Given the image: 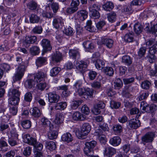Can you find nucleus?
Listing matches in <instances>:
<instances>
[{"instance_id": "5", "label": "nucleus", "mask_w": 157, "mask_h": 157, "mask_svg": "<svg viewBox=\"0 0 157 157\" xmlns=\"http://www.w3.org/2000/svg\"><path fill=\"white\" fill-rule=\"evenodd\" d=\"M155 136L154 132H150L146 133L141 137L142 143L145 145L146 143H151Z\"/></svg>"}, {"instance_id": "17", "label": "nucleus", "mask_w": 157, "mask_h": 157, "mask_svg": "<svg viewBox=\"0 0 157 157\" xmlns=\"http://www.w3.org/2000/svg\"><path fill=\"white\" fill-rule=\"evenodd\" d=\"M78 19L81 21H84L88 16V12L85 10L78 11L77 13Z\"/></svg>"}, {"instance_id": "23", "label": "nucleus", "mask_w": 157, "mask_h": 157, "mask_svg": "<svg viewBox=\"0 0 157 157\" xmlns=\"http://www.w3.org/2000/svg\"><path fill=\"white\" fill-rule=\"evenodd\" d=\"M140 109L142 111V112L144 113L150 112V106L144 101H143L141 102L140 104Z\"/></svg>"}, {"instance_id": "42", "label": "nucleus", "mask_w": 157, "mask_h": 157, "mask_svg": "<svg viewBox=\"0 0 157 157\" xmlns=\"http://www.w3.org/2000/svg\"><path fill=\"white\" fill-rule=\"evenodd\" d=\"M113 129L114 132L117 134L120 133L123 130L122 126L119 124L114 125Z\"/></svg>"}, {"instance_id": "24", "label": "nucleus", "mask_w": 157, "mask_h": 157, "mask_svg": "<svg viewBox=\"0 0 157 157\" xmlns=\"http://www.w3.org/2000/svg\"><path fill=\"white\" fill-rule=\"evenodd\" d=\"M61 139L63 141L67 143L71 142L73 140V137L71 135L69 132L64 134L62 136Z\"/></svg>"}, {"instance_id": "34", "label": "nucleus", "mask_w": 157, "mask_h": 157, "mask_svg": "<svg viewBox=\"0 0 157 157\" xmlns=\"http://www.w3.org/2000/svg\"><path fill=\"white\" fill-rule=\"evenodd\" d=\"M122 62L127 66L130 65L132 63V60L128 56L126 55L122 57Z\"/></svg>"}, {"instance_id": "40", "label": "nucleus", "mask_w": 157, "mask_h": 157, "mask_svg": "<svg viewBox=\"0 0 157 157\" xmlns=\"http://www.w3.org/2000/svg\"><path fill=\"white\" fill-rule=\"evenodd\" d=\"M67 106V103L65 102H60L57 103L55 106V108L57 110H63L65 109Z\"/></svg>"}, {"instance_id": "3", "label": "nucleus", "mask_w": 157, "mask_h": 157, "mask_svg": "<svg viewBox=\"0 0 157 157\" xmlns=\"http://www.w3.org/2000/svg\"><path fill=\"white\" fill-rule=\"evenodd\" d=\"M157 53V42L149 48V53L147 57L150 63H152L155 61L156 58L155 54Z\"/></svg>"}, {"instance_id": "21", "label": "nucleus", "mask_w": 157, "mask_h": 157, "mask_svg": "<svg viewBox=\"0 0 157 157\" xmlns=\"http://www.w3.org/2000/svg\"><path fill=\"white\" fill-rule=\"evenodd\" d=\"M113 3L111 2L107 1L102 5L103 9L107 11H110L114 8Z\"/></svg>"}, {"instance_id": "22", "label": "nucleus", "mask_w": 157, "mask_h": 157, "mask_svg": "<svg viewBox=\"0 0 157 157\" xmlns=\"http://www.w3.org/2000/svg\"><path fill=\"white\" fill-rule=\"evenodd\" d=\"M133 29L136 34H140L143 31V27L140 23L137 22L134 25Z\"/></svg>"}, {"instance_id": "55", "label": "nucleus", "mask_w": 157, "mask_h": 157, "mask_svg": "<svg viewBox=\"0 0 157 157\" xmlns=\"http://www.w3.org/2000/svg\"><path fill=\"white\" fill-rule=\"evenodd\" d=\"M32 148L29 146L25 147L23 151V154L26 157L29 156L31 154Z\"/></svg>"}, {"instance_id": "7", "label": "nucleus", "mask_w": 157, "mask_h": 157, "mask_svg": "<svg viewBox=\"0 0 157 157\" xmlns=\"http://www.w3.org/2000/svg\"><path fill=\"white\" fill-rule=\"evenodd\" d=\"M89 63V61L87 60H81L77 64V68L82 73H83L86 70Z\"/></svg>"}, {"instance_id": "12", "label": "nucleus", "mask_w": 157, "mask_h": 157, "mask_svg": "<svg viewBox=\"0 0 157 157\" xmlns=\"http://www.w3.org/2000/svg\"><path fill=\"white\" fill-rule=\"evenodd\" d=\"M16 61L17 64L18 65L17 68H22L26 69L29 64V61L27 60L23 61L21 57H17L16 58Z\"/></svg>"}, {"instance_id": "27", "label": "nucleus", "mask_w": 157, "mask_h": 157, "mask_svg": "<svg viewBox=\"0 0 157 157\" xmlns=\"http://www.w3.org/2000/svg\"><path fill=\"white\" fill-rule=\"evenodd\" d=\"M36 82L34 79H29L27 80L25 82V85L26 88L31 89L34 87Z\"/></svg>"}, {"instance_id": "9", "label": "nucleus", "mask_w": 157, "mask_h": 157, "mask_svg": "<svg viewBox=\"0 0 157 157\" xmlns=\"http://www.w3.org/2000/svg\"><path fill=\"white\" fill-rule=\"evenodd\" d=\"M41 44L43 48V52L42 54V55H44V52L51 50L52 47L50 44V41L46 39H43L41 41Z\"/></svg>"}, {"instance_id": "54", "label": "nucleus", "mask_w": 157, "mask_h": 157, "mask_svg": "<svg viewBox=\"0 0 157 157\" xmlns=\"http://www.w3.org/2000/svg\"><path fill=\"white\" fill-rule=\"evenodd\" d=\"M151 85V82L147 80H145L142 82L141 84L142 88L145 90L148 89Z\"/></svg>"}, {"instance_id": "39", "label": "nucleus", "mask_w": 157, "mask_h": 157, "mask_svg": "<svg viewBox=\"0 0 157 157\" xmlns=\"http://www.w3.org/2000/svg\"><path fill=\"white\" fill-rule=\"evenodd\" d=\"M82 103L81 100L73 101L71 104V108L73 109H76Z\"/></svg>"}, {"instance_id": "51", "label": "nucleus", "mask_w": 157, "mask_h": 157, "mask_svg": "<svg viewBox=\"0 0 157 157\" xmlns=\"http://www.w3.org/2000/svg\"><path fill=\"white\" fill-rule=\"evenodd\" d=\"M30 51L32 55H36L39 53L40 49L37 46H34L30 48Z\"/></svg>"}, {"instance_id": "6", "label": "nucleus", "mask_w": 157, "mask_h": 157, "mask_svg": "<svg viewBox=\"0 0 157 157\" xmlns=\"http://www.w3.org/2000/svg\"><path fill=\"white\" fill-rule=\"evenodd\" d=\"M26 69L17 68L16 71L13 77L14 82L20 80L23 77Z\"/></svg>"}, {"instance_id": "2", "label": "nucleus", "mask_w": 157, "mask_h": 157, "mask_svg": "<svg viewBox=\"0 0 157 157\" xmlns=\"http://www.w3.org/2000/svg\"><path fill=\"white\" fill-rule=\"evenodd\" d=\"M97 142L94 140L86 142L84 151L85 154L87 156H90L94 155L93 148L96 146Z\"/></svg>"}, {"instance_id": "32", "label": "nucleus", "mask_w": 157, "mask_h": 157, "mask_svg": "<svg viewBox=\"0 0 157 157\" xmlns=\"http://www.w3.org/2000/svg\"><path fill=\"white\" fill-rule=\"evenodd\" d=\"M121 11L122 12H126L127 13L131 14L133 13V10L130 4L128 6H123L121 8Z\"/></svg>"}, {"instance_id": "45", "label": "nucleus", "mask_w": 157, "mask_h": 157, "mask_svg": "<svg viewBox=\"0 0 157 157\" xmlns=\"http://www.w3.org/2000/svg\"><path fill=\"white\" fill-rule=\"evenodd\" d=\"M149 95V93L145 91H141L140 94L139 96L137 98L139 101H141L143 100L146 99Z\"/></svg>"}, {"instance_id": "60", "label": "nucleus", "mask_w": 157, "mask_h": 157, "mask_svg": "<svg viewBox=\"0 0 157 157\" xmlns=\"http://www.w3.org/2000/svg\"><path fill=\"white\" fill-rule=\"evenodd\" d=\"M99 10L90 11V14L94 19L98 18L100 17V14Z\"/></svg>"}, {"instance_id": "8", "label": "nucleus", "mask_w": 157, "mask_h": 157, "mask_svg": "<svg viewBox=\"0 0 157 157\" xmlns=\"http://www.w3.org/2000/svg\"><path fill=\"white\" fill-rule=\"evenodd\" d=\"M46 76L47 75L46 73L41 71L33 75L34 79L37 83L44 80Z\"/></svg>"}, {"instance_id": "38", "label": "nucleus", "mask_w": 157, "mask_h": 157, "mask_svg": "<svg viewBox=\"0 0 157 157\" xmlns=\"http://www.w3.org/2000/svg\"><path fill=\"white\" fill-rule=\"evenodd\" d=\"M9 99L8 102L9 104L12 105H18L20 101L19 97H10Z\"/></svg>"}, {"instance_id": "57", "label": "nucleus", "mask_w": 157, "mask_h": 157, "mask_svg": "<svg viewBox=\"0 0 157 157\" xmlns=\"http://www.w3.org/2000/svg\"><path fill=\"white\" fill-rule=\"evenodd\" d=\"M42 31V28L41 26H36L34 27L32 30V32L35 34H40Z\"/></svg>"}, {"instance_id": "28", "label": "nucleus", "mask_w": 157, "mask_h": 157, "mask_svg": "<svg viewBox=\"0 0 157 157\" xmlns=\"http://www.w3.org/2000/svg\"><path fill=\"white\" fill-rule=\"evenodd\" d=\"M93 93L94 90L92 89L87 88L85 90L83 97L86 99H88L89 98H92Z\"/></svg>"}, {"instance_id": "53", "label": "nucleus", "mask_w": 157, "mask_h": 157, "mask_svg": "<svg viewBox=\"0 0 157 157\" xmlns=\"http://www.w3.org/2000/svg\"><path fill=\"white\" fill-rule=\"evenodd\" d=\"M37 6V3L33 1L29 2L27 4V7L31 10H35L36 9Z\"/></svg>"}, {"instance_id": "37", "label": "nucleus", "mask_w": 157, "mask_h": 157, "mask_svg": "<svg viewBox=\"0 0 157 157\" xmlns=\"http://www.w3.org/2000/svg\"><path fill=\"white\" fill-rule=\"evenodd\" d=\"M62 58L61 54L59 52H56V53L54 54L52 57V60L56 62L60 61L61 60Z\"/></svg>"}, {"instance_id": "62", "label": "nucleus", "mask_w": 157, "mask_h": 157, "mask_svg": "<svg viewBox=\"0 0 157 157\" xmlns=\"http://www.w3.org/2000/svg\"><path fill=\"white\" fill-rule=\"evenodd\" d=\"M51 7L53 12L56 13L59 8V4L58 3L53 2L52 4Z\"/></svg>"}, {"instance_id": "48", "label": "nucleus", "mask_w": 157, "mask_h": 157, "mask_svg": "<svg viewBox=\"0 0 157 157\" xmlns=\"http://www.w3.org/2000/svg\"><path fill=\"white\" fill-rule=\"evenodd\" d=\"M7 134L8 137L14 138L15 139H17L18 135L15 129H12L10 132H7Z\"/></svg>"}, {"instance_id": "35", "label": "nucleus", "mask_w": 157, "mask_h": 157, "mask_svg": "<svg viewBox=\"0 0 157 157\" xmlns=\"http://www.w3.org/2000/svg\"><path fill=\"white\" fill-rule=\"evenodd\" d=\"M45 145L46 148L50 151L55 150L56 147L55 143L53 141L46 142Z\"/></svg>"}, {"instance_id": "33", "label": "nucleus", "mask_w": 157, "mask_h": 157, "mask_svg": "<svg viewBox=\"0 0 157 157\" xmlns=\"http://www.w3.org/2000/svg\"><path fill=\"white\" fill-rule=\"evenodd\" d=\"M114 83V88L116 89H119L122 87L123 85L122 80L119 78L116 79Z\"/></svg>"}, {"instance_id": "1", "label": "nucleus", "mask_w": 157, "mask_h": 157, "mask_svg": "<svg viewBox=\"0 0 157 157\" xmlns=\"http://www.w3.org/2000/svg\"><path fill=\"white\" fill-rule=\"evenodd\" d=\"M91 130V126L89 123H84L81 127V130L77 131L76 135L79 139H83Z\"/></svg>"}, {"instance_id": "26", "label": "nucleus", "mask_w": 157, "mask_h": 157, "mask_svg": "<svg viewBox=\"0 0 157 157\" xmlns=\"http://www.w3.org/2000/svg\"><path fill=\"white\" fill-rule=\"evenodd\" d=\"M47 61V58L45 57H40L36 60V64L38 67H41L44 65Z\"/></svg>"}, {"instance_id": "18", "label": "nucleus", "mask_w": 157, "mask_h": 157, "mask_svg": "<svg viewBox=\"0 0 157 157\" xmlns=\"http://www.w3.org/2000/svg\"><path fill=\"white\" fill-rule=\"evenodd\" d=\"M101 44H104L109 48H111L113 44V41L111 39H102L100 42Z\"/></svg>"}, {"instance_id": "52", "label": "nucleus", "mask_w": 157, "mask_h": 157, "mask_svg": "<svg viewBox=\"0 0 157 157\" xmlns=\"http://www.w3.org/2000/svg\"><path fill=\"white\" fill-rule=\"evenodd\" d=\"M121 103L114 101H111L110 103V107L113 109H117L120 107Z\"/></svg>"}, {"instance_id": "41", "label": "nucleus", "mask_w": 157, "mask_h": 157, "mask_svg": "<svg viewBox=\"0 0 157 157\" xmlns=\"http://www.w3.org/2000/svg\"><path fill=\"white\" fill-rule=\"evenodd\" d=\"M41 124L44 127L49 126L50 128L51 122L47 118L44 117L41 119Z\"/></svg>"}, {"instance_id": "59", "label": "nucleus", "mask_w": 157, "mask_h": 157, "mask_svg": "<svg viewBox=\"0 0 157 157\" xmlns=\"http://www.w3.org/2000/svg\"><path fill=\"white\" fill-rule=\"evenodd\" d=\"M8 145L6 142L3 140H0V147L1 148L2 150L3 151H6L8 150L7 148L3 149V147H7Z\"/></svg>"}, {"instance_id": "64", "label": "nucleus", "mask_w": 157, "mask_h": 157, "mask_svg": "<svg viewBox=\"0 0 157 157\" xmlns=\"http://www.w3.org/2000/svg\"><path fill=\"white\" fill-rule=\"evenodd\" d=\"M47 86V84L44 83H40L36 85V88L39 90L42 91L44 90Z\"/></svg>"}, {"instance_id": "4", "label": "nucleus", "mask_w": 157, "mask_h": 157, "mask_svg": "<svg viewBox=\"0 0 157 157\" xmlns=\"http://www.w3.org/2000/svg\"><path fill=\"white\" fill-rule=\"evenodd\" d=\"M37 40V38L36 36H27L23 41V44L26 48H28L31 44L34 43Z\"/></svg>"}, {"instance_id": "31", "label": "nucleus", "mask_w": 157, "mask_h": 157, "mask_svg": "<svg viewBox=\"0 0 157 157\" xmlns=\"http://www.w3.org/2000/svg\"><path fill=\"white\" fill-rule=\"evenodd\" d=\"M64 120L63 114L61 113H58L56 115L55 122L56 124H59L62 123Z\"/></svg>"}, {"instance_id": "13", "label": "nucleus", "mask_w": 157, "mask_h": 157, "mask_svg": "<svg viewBox=\"0 0 157 157\" xmlns=\"http://www.w3.org/2000/svg\"><path fill=\"white\" fill-rule=\"evenodd\" d=\"M140 125V122L139 120L136 119H133L129 121L128 125L129 128L136 129L139 127Z\"/></svg>"}, {"instance_id": "15", "label": "nucleus", "mask_w": 157, "mask_h": 157, "mask_svg": "<svg viewBox=\"0 0 157 157\" xmlns=\"http://www.w3.org/2000/svg\"><path fill=\"white\" fill-rule=\"evenodd\" d=\"M116 152V150L111 147H106L104 151L105 155L108 157H111Z\"/></svg>"}, {"instance_id": "29", "label": "nucleus", "mask_w": 157, "mask_h": 157, "mask_svg": "<svg viewBox=\"0 0 157 157\" xmlns=\"http://www.w3.org/2000/svg\"><path fill=\"white\" fill-rule=\"evenodd\" d=\"M103 71L106 75L109 76H112L114 73L113 69L109 67H105L103 69Z\"/></svg>"}, {"instance_id": "47", "label": "nucleus", "mask_w": 157, "mask_h": 157, "mask_svg": "<svg viewBox=\"0 0 157 157\" xmlns=\"http://www.w3.org/2000/svg\"><path fill=\"white\" fill-rule=\"evenodd\" d=\"M40 19V17L36 14H32L30 17V21L32 23H38Z\"/></svg>"}, {"instance_id": "49", "label": "nucleus", "mask_w": 157, "mask_h": 157, "mask_svg": "<svg viewBox=\"0 0 157 157\" xmlns=\"http://www.w3.org/2000/svg\"><path fill=\"white\" fill-rule=\"evenodd\" d=\"M69 53L70 56L74 58H75L77 56H79L78 49H71L69 50Z\"/></svg>"}, {"instance_id": "56", "label": "nucleus", "mask_w": 157, "mask_h": 157, "mask_svg": "<svg viewBox=\"0 0 157 157\" xmlns=\"http://www.w3.org/2000/svg\"><path fill=\"white\" fill-rule=\"evenodd\" d=\"M86 29L91 32H94L95 30L93 27H92V21L88 20L86 22Z\"/></svg>"}, {"instance_id": "25", "label": "nucleus", "mask_w": 157, "mask_h": 157, "mask_svg": "<svg viewBox=\"0 0 157 157\" xmlns=\"http://www.w3.org/2000/svg\"><path fill=\"white\" fill-rule=\"evenodd\" d=\"M30 112L32 116L36 118L39 117L41 115L40 110L36 107L30 110Z\"/></svg>"}, {"instance_id": "10", "label": "nucleus", "mask_w": 157, "mask_h": 157, "mask_svg": "<svg viewBox=\"0 0 157 157\" xmlns=\"http://www.w3.org/2000/svg\"><path fill=\"white\" fill-rule=\"evenodd\" d=\"M25 143L30 145H34L36 143V140L35 138L31 136L28 134H25L22 136Z\"/></svg>"}, {"instance_id": "63", "label": "nucleus", "mask_w": 157, "mask_h": 157, "mask_svg": "<svg viewBox=\"0 0 157 157\" xmlns=\"http://www.w3.org/2000/svg\"><path fill=\"white\" fill-rule=\"evenodd\" d=\"M146 48L142 47L140 48L138 52V56L140 58L144 56L146 51Z\"/></svg>"}, {"instance_id": "43", "label": "nucleus", "mask_w": 157, "mask_h": 157, "mask_svg": "<svg viewBox=\"0 0 157 157\" xmlns=\"http://www.w3.org/2000/svg\"><path fill=\"white\" fill-rule=\"evenodd\" d=\"M104 62L100 59L97 60L95 63L96 68L98 69H102L104 66Z\"/></svg>"}, {"instance_id": "16", "label": "nucleus", "mask_w": 157, "mask_h": 157, "mask_svg": "<svg viewBox=\"0 0 157 157\" xmlns=\"http://www.w3.org/2000/svg\"><path fill=\"white\" fill-rule=\"evenodd\" d=\"M73 120L76 121H83L86 118L85 116L78 111L75 112L72 115Z\"/></svg>"}, {"instance_id": "46", "label": "nucleus", "mask_w": 157, "mask_h": 157, "mask_svg": "<svg viewBox=\"0 0 157 157\" xmlns=\"http://www.w3.org/2000/svg\"><path fill=\"white\" fill-rule=\"evenodd\" d=\"M57 135L58 132L56 131L50 130L48 134V137L49 139L53 140L56 139L57 137Z\"/></svg>"}, {"instance_id": "61", "label": "nucleus", "mask_w": 157, "mask_h": 157, "mask_svg": "<svg viewBox=\"0 0 157 157\" xmlns=\"http://www.w3.org/2000/svg\"><path fill=\"white\" fill-rule=\"evenodd\" d=\"M32 99V94L30 92H27L24 96V100L28 102H30Z\"/></svg>"}, {"instance_id": "44", "label": "nucleus", "mask_w": 157, "mask_h": 157, "mask_svg": "<svg viewBox=\"0 0 157 157\" xmlns=\"http://www.w3.org/2000/svg\"><path fill=\"white\" fill-rule=\"evenodd\" d=\"M21 125L25 129H28L31 126V121L29 120H23L21 122Z\"/></svg>"}, {"instance_id": "50", "label": "nucleus", "mask_w": 157, "mask_h": 157, "mask_svg": "<svg viewBox=\"0 0 157 157\" xmlns=\"http://www.w3.org/2000/svg\"><path fill=\"white\" fill-rule=\"evenodd\" d=\"M61 71V69L57 67H55L52 68L50 71V75L52 76H55L58 74Z\"/></svg>"}, {"instance_id": "20", "label": "nucleus", "mask_w": 157, "mask_h": 157, "mask_svg": "<svg viewBox=\"0 0 157 157\" xmlns=\"http://www.w3.org/2000/svg\"><path fill=\"white\" fill-rule=\"evenodd\" d=\"M121 139L119 136H114L110 139L109 142L112 145L114 146H117L121 143Z\"/></svg>"}, {"instance_id": "36", "label": "nucleus", "mask_w": 157, "mask_h": 157, "mask_svg": "<svg viewBox=\"0 0 157 157\" xmlns=\"http://www.w3.org/2000/svg\"><path fill=\"white\" fill-rule=\"evenodd\" d=\"M116 17V14L114 12H111L107 14L108 19L109 21L111 23L115 21Z\"/></svg>"}, {"instance_id": "19", "label": "nucleus", "mask_w": 157, "mask_h": 157, "mask_svg": "<svg viewBox=\"0 0 157 157\" xmlns=\"http://www.w3.org/2000/svg\"><path fill=\"white\" fill-rule=\"evenodd\" d=\"M82 44L86 51L90 52L94 48V44L89 40L84 41Z\"/></svg>"}, {"instance_id": "11", "label": "nucleus", "mask_w": 157, "mask_h": 157, "mask_svg": "<svg viewBox=\"0 0 157 157\" xmlns=\"http://www.w3.org/2000/svg\"><path fill=\"white\" fill-rule=\"evenodd\" d=\"M49 101L51 103H57L60 98V96L55 92H50L48 94Z\"/></svg>"}, {"instance_id": "30", "label": "nucleus", "mask_w": 157, "mask_h": 157, "mask_svg": "<svg viewBox=\"0 0 157 157\" xmlns=\"http://www.w3.org/2000/svg\"><path fill=\"white\" fill-rule=\"evenodd\" d=\"M21 92L17 90L16 89H13L10 90L9 92V95L10 97H19Z\"/></svg>"}, {"instance_id": "14", "label": "nucleus", "mask_w": 157, "mask_h": 157, "mask_svg": "<svg viewBox=\"0 0 157 157\" xmlns=\"http://www.w3.org/2000/svg\"><path fill=\"white\" fill-rule=\"evenodd\" d=\"M63 24V20L61 17L55 18L52 21L53 25L56 29L61 28Z\"/></svg>"}, {"instance_id": "58", "label": "nucleus", "mask_w": 157, "mask_h": 157, "mask_svg": "<svg viewBox=\"0 0 157 157\" xmlns=\"http://www.w3.org/2000/svg\"><path fill=\"white\" fill-rule=\"evenodd\" d=\"M124 39L126 42H131L133 41V37L131 34H126L124 36Z\"/></svg>"}]
</instances>
